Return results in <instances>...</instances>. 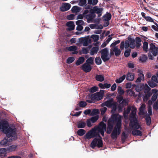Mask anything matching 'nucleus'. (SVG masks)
Masks as SVG:
<instances>
[{"label": "nucleus", "instance_id": "1", "mask_svg": "<svg viewBox=\"0 0 158 158\" xmlns=\"http://www.w3.org/2000/svg\"><path fill=\"white\" fill-rule=\"evenodd\" d=\"M9 125L7 122H0V130H1L6 134L8 137H13L16 134V129L11 127H8Z\"/></svg>", "mask_w": 158, "mask_h": 158}, {"label": "nucleus", "instance_id": "2", "mask_svg": "<svg viewBox=\"0 0 158 158\" xmlns=\"http://www.w3.org/2000/svg\"><path fill=\"white\" fill-rule=\"evenodd\" d=\"M119 119L120 120L122 123L121 116L119 115L118 114H113L111 118L108 120L106 131V133L107 134H109L111 133L113 129L114 122H116V123Z\"/></svg>", "mask_w": 158, "mask_h": 158}, {"label": "nucleus", "instance_id": "3", "mask_svg": "<svg viewBox=\"0 0 158 158\" xmlns=\"http://www.w3.org/2000/svg\"><path fill=\"white\" fill-rule=\"evenodd\" d=\"M121 126L122 123H121L120 120L119 119L116 124L111 134V136L113 139H117L118 135H119L121 133Z\"/></svg>", "mask_w": 158, "mask_h": 158}, {"label": "nucleus", "instance_id": "4", "mask_svg": "<svg viewBox=\"0 0 158 158\" xmlns=\"http://www.w3.org/2000/svg\"><path fill=\"white\" fill-rule=\"evenodd\" d=\"M149 52L148 56L149 59L152 60L154 59V56H156L158 53V48L156 47L153 43L149 45Z\"/></svg>", "mask_w": 158, "mask_h": 158}, {"label": "nucleus", "instance_id": "5", "mask_svg": "<svg viewBox=\"0 0 158 158\" xmlns=\"http://www.w3.org/2000/svg\"><path fill=\"white\" fill-rule=\"evenodd\" d=\"M97 136L101 138L99 134L97 132H95V128L94 127L87 132L85 135L84 137L85 139H90Z\"/></svg>", "mask_w": 158, "mask_h": 158}, {"label": "nucleus", "instance_id": "6", "mask_svg": "<svg viewBox=\"0 0 158 158\" xmlns=\"http://www.w3.org/2000/svg\"><path fill=\"white\" fill-rule=\"evenodd\" d=\"M94 128H95V132L98 131V132L100 133L102 136H103L104 131L106 130V124L103 122H101L99 125L95 126Z\"/></svg>", "mask_w": 158, "mask_h": 158}, {"label": "nucleus", "instance_id": "7", "mask_svg": "<svg viewBox=\"0 0 158 158\" xmlns=\"http://www.w3.org/2000/svg\"><path fill=\"white\" fill-rule=\"evenodd\" d=\"M99 139L97 138H94L92 141L90 145V147L93 149H94L97 146L98 148L102 147L103 146V142L102 138Z\"/></svg>", "mask_w": 158, "mask_h": 158}, {"label": "nucleus", "instance_id": "8", "mask_svg": "<svg viewBox=\"0 0 158 158\" xmlns=\"http://www.w3.org/2000/svg\"><path fill=\"white\" fill-rule=\"evenodd\" d=\"M101 52V57L104 61L108 60L110 57V56L109 54L108 49L107 48H105L102 50Z\"/></svg>", "mask_w": 158, "mask_h": 158}, {"label": "nucleus", "instance_id": "9", "mask_svg": "<svg viewBox=\"0 0 158 158\" xmlns=\"http://www.w3.org/2000/svg\"><path fill=\"white\" fill-rule=\"evenodd\" d=\"M94 58L93 57L89 58L82 66V69H91V66L89 64L94 63Z\"/></svg>", "mask_w": 158, "mask_h": 158}, {"label": "nucleus", "instance_id": "10", "mask_svg": "<svg viewBox=\"0 0 158 158\" xmlns=\"http://www.w3.org/2000/svg\"><path fill=\"white\" fill-rule=\"evenodd\" d=\"M130 126L133 128L138 129L140 127L137 118L130 119Z\"/></svg>", "mask_w": 158, "mask_h": 158}, {"label": "nucleus", "instance_id": "11", "mask_svg": "<svg viewBox=\"0 0 158 158\" xmlns=\"http://www.w3.org/2000/svg\"><path fill=\"white\" fill-rule=\"evenodd\" d=\"M103 10V9L102 8H99L98 6H95L91 9L90 11L92 13L97 14L98 15V16L99 17L102 15Z\"/></svg>", "mask_w": 158, "mask_h": 158}, {"label": "nucleus", "instance_id": "12", "mask_svg": "<svg viewBox=\"0 0 158 158\" xmlns=\"http://www.w3.org/2000/svg\"><path fill=\"white\" fill-rule=\"evenodd\" d=\"M102 93L100 92H97L93 94L91 96V98L92 99H94L95 100L99 101L102 98L103 93L104 91L102 90Z\"/></svg>", "mask_w": 158, "mask_h": 158}, {"label": "nucleus", "instance_id": "13", "mask_svg": "<svg viewBox=\"0 0 158 158\" xmlns=\"http://www.w3.org/2000/svg\"><path fill=\"white\" fill-rule=\"evenodd\" d=\"M79 40L81 43L83 44V45L84 46H88L89 44L91 43V40L89 39L81 38L79 39Z\"/></svg>", "mask_w": 158, "mask_h": 158}, {"label": "nucleus", "instance_id": "14", "mask_svg": "<svg viewBox=\"0 0 158 158\" xmlns=\"http://www.w3.org/2000/svg\"><path fill=\"white\" fill-rule=\"evenodd\" d=\"M113 52L114 53L115 55L116 56H118L120 54L121 51L120 49L118 48L117 47H114L110 50V54H113Z\"/></svg>", "mask_w": 158, "mask_h": 158}, {"label": "nucleus", "instance_id": "15", "mask_svg": "<svg viewBox=\"0 0 158 158\" xmlns=\"http://www.w3.org/2000/svg\"><path fill=\"white\" fill-rule=\"evenodd\" d=\"M71 6V5L69 3H65L62 4L60 9L61 11H65L69 10Z\"/></svg>", "mask_w": 158, "mask_h": 158}, {"label": "nucleus", "instance_id": "16", "mask_svg": "<svg viewBox=\"0 0 158 158\" xmlns=\"http://www.w3.org/2000/svg\"><path fill=\"white\" fill-rule=\"evenodd\" d=\"M69 51L72 52L73 54H77L78 53L77 47L75 46H72L66 48Z\"/></svg>", "mask_w": 158, "mask_h": 158}, {"label": "nucleus", "instance_id": "17", "mask_svg": "<svg viewBox=\"0 0 158 158\" xmlns=\"http://www.w3.org/2000/svg\"><path fill=\"white\" fill-rule=\"evenodd\" d=\"M66 25L68 27L67 29L68 31H71L74 29L75 25L73 21H70L67 22Z\"/></svg>", "mask_w": 158, "mask_h": 158}, {"label": "nucleus", "instance_id": "18", "mask_svg": "<svg viewBox=\"0 0 158 158\" xmlns=\"http://www.w3.org/2000/svg\"><path fill=\"white\" fill-rule=\"evenodd\" d=\"M136 110L135 108H132L131 112L130 115V119L137 118L136 116Z\"/></svg>", "mask_w": 158, "mask_h": 158}, {"label": "nucleus", "instance_id": "19", "mask_svg": "<svg viewBox=\"0 0 158 158\" xmlns=\"http://www.w3.org/2000/svg\"><path fill=\"white\" fill-rule=\"evenodd\" d=\"M115 102H114V100L113 98H111V99L109 100H107L105 102V105L108 107H111L113 104Z\"/></svg>", "mask_w": 158, "mask_h": 158}, {"label": "nucleus", "instance_id": "20", "mask_svg": "<svg viewBox=\"0 0 158 158\" xmlns=\"http://www.w3.org/2000/svg\"><path fill=\"white\" fill-rule=\"evenodd\" d=\"M134 74L131 73H128L126 79L130 81H132L134 78Z\"/></svg>", "mask_w": 158, "mask_h": 158}, {"label": "nucleus", "instance_id": "21", "mask_svg": "<svg viewBox=\"0 0 158 158\" xmlns=\"http://www.w3.org/2000/svg\"><path fill=\"white\" fill-rule=\"evenodd\" d=\"M99 48L98 47H93L90 50V54L91 55H94L95 54H96L98 51Z\"/></svg>", "mask_w": 158, "mask_h": 158}, {"label": "nucleus", "instance_id": "22", "mask_svg": "<svg viewBox=\"0 0 158 158\" xmlns=\"http://www.w3.org/2000/svg\"><path fill=\"white\" fill-rule=\"evenodd\" d=\"M89 27L92 29H102L103 27L101 25H98L95 24H90Z\"/></svg>", "mask_w": 158, "mask_h": 158}, {"label": "nucleus", "instance_id": "23", "mask_svg": "<svg viewBox=\"0 0 158 158\" xmlns=\"http://www.w3.org/2000/svg\"><path fill=\"white\" fill-rule=\"evenodd\" d=\"M132 134L134 135L141 136L142 135V132L137 129H134L132 132Z\"/></svg>", "mask_w": 158, "mask_h": 158}, {"label": "nucleus", "instance_id": "24", "mask_svg": "<svg viewBox=\"0 0 158 158\" xmlns=\"http://www.w3.org/2000/svg\"><path fill=\"white\" fill-rule=\"evenodd\" d=\"M145 120L146 124L148 126H150L151 123V117L148 114H146L145 115Z\"/></svg>", "mask_w": 158, "mask_h": 158}, {"label": "nucleus", "instance_id": "25", "mask_svg": "<svg viewBox=\"0 0 158 158\" xmlns=\"http://www.w3.org/2000/svg\"><path fill=\"white\" fill-rule=\"evenodd\" d=\"M128 40L130 41V47L132 48H134L135 46V40L129 37H128Z\"/></svg>", "mask_w": 158, "mask_h": 158}, {"label": "nucleus", "instance_id": "26", "mask_svg": "<svg viewBox=\"0 0 158 158\" xmlns=\"http://www.w3.org/2000/svg\"><path fill=\"white\" fill-rule=\"evenodd\" d=\"M9 142L8 141L7 139L6 138L4 139L0 142L1 145L4 146H6L9 144Z\"/></svg>", "mask_w": 158, "mask_h": 158}, {"label": "nucleus", "instance_id": "27", "mask_svg": "<svg viewBox=\"0 0 158 158\" xmlns=\"http://www.w3.org/2000/svg\"><path fill=\"white\" fill-rule=\"evenodd\" d=\"M86 125V123L83 121H79L77 125V127L78 128H84Z\"/></svg>", "mask_w": 158, "mask_h": 158}, {"label": "nucleus", "instance_id": "28", "mask_svg": "<svg viewBox=\"0 0 158 158\" xmlns=\"http://www.w3.org/2000/svg\"><path fill=\"white\" fill-rule=\"evenodd\" d=\"M96 80L102 82L104 80V76L102 75H96L95 76Z\"/></svg>", "mask_w": 158, "mask_h": 158}, {"label": "nucleus", "instance_id": "29", "mask_svg": "<svg viewBox=\"0 0 158 158\" xmlns=\"http://www.w3.org/2000/svg\"><path fill=\"white\" fill-rule=\"evenodd\" d=\"M89 48H83L80 51L81 54H86L89 52Z\"/></svg>", "mask_w": 158, "mask_h": 158}, {"label": "nucleus", "instance_id": "30", "mask_svg": "<svg viewBox=\"0 0 158 158\" xmlns=\"http://www.w3.org/2000/svg\"><path fill=\"white\" fill-rule=\"evenodd\" d=\"M17 148V146L15 145H13L7 148V150L10 152L15 151Z\"/></svg>", "mask_w": 158, "mask_h": 158}, {"label": "nucleus", "instance_id": "31", "mask_svg": "<svg viewBox=\"0 0 158 158\" xmlns=\"http://www.w3.org/2000/svg\"><path fill=\"white\" fill-rule=\"evenodd\" d=\"M146 105L143 104L139 109V112L140 114L142 115H144L145 114L144 110L145 109Z\"/></svg>", "mask_w": 158, "mask_h": 158}, {"label": "nucleus", "instance_id": "32", "mask_svg": "<svg viewBox=\"0 0 158 158\" xmlns=\"http://www.w3.org/2000/svg\"><path fill=\"white\" fill-rule=\"evenodd\" d=\"M6 150L5 148H0V156H5L6 155Z\"/></svg>", "mask_w": 158, "mask_h": 158}, {"label": "nucleus", "instance_id": "33", "mask_svg": "<svg viewBox=\"0 0 158 158\" xmlns=\"http://www.w3.org/2000/svg\"><path fill=\"white\" fill-rule=\"evenodd\" d=\"M85 60V58L83 57H81L79 58L76 62L77 65H79L82 64Z\"/></svg>", "mask_w": 158, "mask_h": 158}, {"label": "nucleus", "instance_id": "34", "mask_svg": "<svg viewBox=\"0 0 158 158\" xmlns=\"http://www.w3.org/2000/svg\"><path fill=\"white\" fill-rule=\"evenodd\" d=\"M72 10L73 13H77L80 11V9L77 6H74L72 8Z\"/></svg>", "mask_w": 158, "mask_h": 158}, {"label": "nucleus", "instance_id": "35", "mask_svg": "<svg viewBox=\"0 0 158 158\" xmlns=\"http://www.w3.org/2000/svg\"><path fill=\"white\" fill-rule=\"evenodd\" d=\"M103 19L104 20H109L111 18V15L110 13H107L103 17Z\"/></svg>", "mask_w": 158, "mask_h": 158}, {"label": "nucleus", "instance_id": "36", "mask_svg": "<svg viewBox=\"0 0 158 158\" xmlns=\"http://www.w3.org/2000/svg\"><path fill=\"white\" fill-rule=\"evenodd\" d=\"M141 40L139 37H136V46L137 48H139L141 45Z\"/></svg>", "mask_w": 158, "mask_h": 158}, {"label": "nucleus", "instance_id": "37", "mask_svg": "<svg viewBox=\"0 0 158 158\" xmlns=\"http://www.w3.org/2000/svg\"><path fill=\"white\" fill-rule=\"evenodd\" d=\"M143 50L147 52L148 51V44L146 42H144L143 43Z\"/></svg>", "mask_w": 158, "mask_h": 158}, {"label": "nucleus", "instance_id": "38", "mask_svg": "<svg viewBox=\"0 0 158 158\" xmlns=\"http://www.w3.org/2000/svg\"><path fill=\"white\" fill-rule=\"evenodd\" d=\"M125 78L126 75H124L119 78L117 79L115 81V82L117 83H120L125 79Z\"/></svg>", "mask_w": 158, "mask_h": 158}, {"label": "nucleus", "instance_id": "39", "mask_svg": "<svg viewBox=\"0 0 158 158\" xmlns=\"http://www.w3.org/2000/svg\"><path fill=\"white\" fill-rule=\"evenodd\" d=\"M148 57L147 56L143 55L141 56L139 58V60L142 62H144L147 60Z\"/></svg>", "mask_w": 158, "mask_h": 158}, {"label": "nucleus", "instance_id": "40", "mask_svg": "<svg viewBox=\"0 0 158 158\" xmlns=\"http://www.w3.org/2000/svg\"><path fill=\"white\" fill-rule=\"evenodd\" d=\"M85 133V131L83 129H80L78 130L77 132L78 135L80 136H82Z\"/></svg>", "mask_w": 158, "mask_h": 158}, {"label": "nucleus", "instance_id": "41", "mask_svg": "<svg viewBox=\"0 0 158 158\" xmlns=\"http://www.w3.org/2000/svg\"><path fill=\"white\" fill-rule=\"evenodd\" d=\"M98 87L95 86L90 88L89 90V91L91 93H93L98 91Z\"/></svg>", "mask_w": 158, "mask_h": 158}, {"label": "nucleus", "instance_id": "42", "mask_svg": "<svg viewBox=\"0 0 158 158\" xmlns=\"http://www.w3.org/2000/svg\"><path fill=\"white\" fill-rule=\"evenodd\" d=\"M99 118V116L98 115H96L92 117L89 119V120H91L92 123H94L96 122Z\"/></svg>", "mask_w": 158, "mask_h": 158}, {"label": "nucleus", "instance_id": "43", "mask_svg": "<svg viewBox=\"0 0 158 158\" xmlns=\"http://www.w3.org/2000/svg\"><path fill=\"white\" fill-rule=\"evenodd\" d=\"M111 107L112 108V110L111 111V113H114L116 111L117 109L116 102L114 103Z\"/></svg>", "mask_w": 158, "mask_h": 158}, {"label": "nucleus", "instance_id": "44", "mask_svg": "<svg viewBox=\"0 0 158 158\" xmlns=\"http://www.w3.org/2000/svg\"><path fill=\"white\" fill-rule=\"evenodd\" d=\"M99 113V110L97 109H94L92 112H91L90 115L93 116L98 114Z\"/></svg>", "mask_w": 158, "mask_h": 158}, {"label": "nucleus", "instance_id": "45", "mask_svg": "<svg viewBox=\"0 0 158 158\" xmlns=\"http://www.w3.org/2000/svg\"><path fill=\"white\" fill-rule=\"evenodd\" d=\"M98 2V0H88V3L93 5H95Z\"/></svg>", "mask_w": 158, "mask_h": 158}, {"label": "nucleus", "instance_id": "46", "mask_svg": "<svg viewBox=\"0 0 158 158\" xmlns=\"http://www.w3.org/2000/svg\"><path fill=\"white\" fill-rule=\"evenodd\" d=\"M79 106L80 107H84L87 105V103L83 101H80L79 103Z\"/></svg>", "mask_w": 158, "mask_h": 158}, {"label": "nucleus", "instance_id": "47", "mask_svg": "<svg viewBox=\"0 0 158 158\" xmlns=\"http://www.w3.org/2000/svg\"><path fill=\"white\" fill-rule=\"evenodd\" d=\"M143 89L145 90V93H147L151 89V88L148 86L146 84L144 85H143Z\"/></svg>", "mask_w": 158, "mask_h": 158}, {"label": "nucleus", "instance_id": "48", "mask_svg": "<svg viewBox=\"0 0 158 158\" xmlns=\"http://www.w3.org/2000/svg\"><path fill=\"white\" fill-rule=\"evenodd\" d=\"M131 110V108L130 107H128L126 110L124 111L123 113L124 116H125L126 115H128L129 113Z\"/></svg>", "mask_w": 158, "mask_h": 158}, {"label": "nucleus", "instance_id": "49", "mask_svg": "<svg viewBox=\"0 0 158 158\" xmlns=\"http://www.w3.org/2000/svg\"><path fill=\"white\" fill-rule=\"evenodd\" d=\"M95 62L96 64L99 65L102 63V60L100 57H97L95 59Z\"/></svg>", "mask_w": 158, "mask_h": 158}, {"label": "nucleus", "instance_id": "50", "mask_svg": "<svg viewBox=\"0 0 158 158\" xmlns=\"http://www.w3.org/2000/svg\"><path fill=\"white\" fill-rule=\"evenodd\" d=\"M122 140L123 142H124L127 138V135L124 132H123L122 135Z\"/></svg>", "mask_w": 158, "mask_h": 158}, {"label": "nucleus", "instance_id": "51", "mask_svg": "<svg viewBox=\"0 0 158 158\" xmlns=\"http://www.w3.org/2000/svg\"><path fill=\"white\" fill-rule=\"evenodd\" d=\"M91 38L93 39L94 41H96L98 40L99 36L98 35H93L91 36Z\"/></svg>", "mask_w": 158, "mask_h": 158}, {"label": "nucleus", "instance_id": "52", "mask_svg": "<svg viewBox=\"0 0 158 158\" xmlns=\"http://www.w3.org/2000/svg\"><path fill=\"white\" fill-rule=\"evenodd\" d=\"M75 60V58L73 57H69L67 60V62L68 63L70 64L72 63Z\"/></svg>", "mask_w": 158, "mask_h": 158}, {"label": "nucleus", "instance_id": "53", "mask_svg": "<svg viewBox=\"0 0 158 158\" xmlns=\"http://www.w3.org/2000/svg\"><path fill=\"white\" fill-rule=\"evenodd\" d=\"M131 50L130 49H127L124 52V55L125 57H127L130 55Z\"/></svg>", "mask_w": 158, "mask_h": 158}, {"label": "nucleus", "instance_id": "54", "mask_svg": "<svg viewBox=\"0 0 158 158\" xmlns=\"http://www.w3.org/2000/svg\"><path fill=\"white\" fill-rule=\"evenodd\" d=\"M152 30L155 31H158V25L156 23H155L154 25L152 26Z\"/></svg>", "mask_w": 158, "mask_h": 158}, {"label": "nucleus", "instance_id": "55", "mask_svg": "<svg viewBox=\"0 0 158 158\" xmlns=\"http://www.w3.org/2000/svg\"><path fill=\"white\" fill-rule=\"evenodd\" d=\"M120 41L119 40H118L115 42L112 43L110 45L111 47H113L114 48V47H116L115 45L117 44H119L120 42Z\"/></svg>", "mask_w": 158, "mask_h": 158}, {"label": "nucleus", "instance_id": "56", "mask_svg": "<svg viewBox=\"0 0 158 158\" xmlns=\"http://www.w3.org/2000/svg\"><path fill=\"white\" fill-rule=\"evenodd\" d=\"M153 108L156 110H158V100H157L153 104Z\"/></svg>", "mask_w": 158, "mask_h": 158}, {"label": "nucleus", "instance_id": "57", "mask_svg": "<svg viewBox=\"0 0 158 158\" xmlns=\"http://www.w3.org/2000/svg\"><path fill=\"white\" fill-rule=\"evenodd\" d=\"M86 0H80L79 4L81 6H83L86 4Z\"/></svg>", "mask_w": 158, "mask_h": 158}, {"label": "nucleus", "instance_id": "58", "mask_svg": "<svg viewBox=\"0 0 158 158\" xmlns=\"http://www.w3.org/2000/svg\"><path fill=\"white\" fill-rule=\"evenodd\" d=\"M84 22L81 20H79L76 21V24L77 25L82 26L84 24Z\"/></svg>", "mask_w": 158, "mask_h": 158}, {"label": "nucleus", "instance_id": "59", "mask_svg": "<svg viewBox=\"0 0 158 158\" xmlns=\"http://www.w3.org/2000/svg\"><path fill=\"white\" fill-rule=\"evenodd\" d=\"M130 41L129 40H127L125 41V43H124L125 44V47L126 48H127L129 47H130L129 45Z\"/></svg>", "mask_w": 158, "mask_h": 158}, {"label": "nucleus", "instance_id": "60", "mask_svg": "<svg viewBox=\"0 0 158 158\" xmlns=\"http://www.w3.org/2000/svg\"><path fill=\"white\" fill-rule=\"evenodd\" d=\"M152 81H155L158 83V77L157 76H152Z\"/></svg>", "mask_w": 158, "mask_h": 158}, {"label": "nucleus", "instance_id": "61", "mask_svg": "<svg viewBox=\"0 0 158 158\" xmlns=\"http://www.w3.org/2000/svg\"><path fill=\"white\" fill-rule=\"evenodd\" d=\"M91 122V121L89 120V119H87L86 121L87 125L89 127H91L92 126Z\"/></svg>", "mask_w": 158, "mask_h": 158}, {"label": "nucleus", "instance_id": "62", "mask_svg": "<svg viewBox=\"0 0 158 158\" xmlns=\"http://www.w3.org/2000/svg\"><path fill=\"white\" fill-rule=\"evenodd\" d=\"M74 15L73 14H71L68 15L67 17V18L69 20H72L74 19Z\"/></svg>", "mask_w": 158, "mask_h": 158}, {"label": "nucleus", "instance_id": "63", "mask_svg": "<svg viewBox=\"0 0 158 158\" xmlns=\"http://www.w3.org/2000/svg\"><path fill=\"white\" fill-rule=\"evenodd\" d=\"M145 19L147 21H148L150 22H153V20L152 18L150 17L147 16L146 17H145Z\"/></svg>", "mask_w": 158, "mask_h": 158}, {"label": "nucleus", "instance_id": "64", "mask_svg": "<svg viewBox=\"0 0 158 158\" xmlns=\"http://www.w3.org/2000/svg\"><path fill=\"white\" fill-rule=\"evenodd\" d=\"M157 97V95L156 94H154L152 96L151 99L153 101H155Z\"/></svg>", "mask_w": 158, "mask_h": 158}]
</instances>
